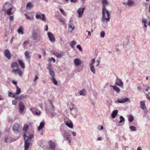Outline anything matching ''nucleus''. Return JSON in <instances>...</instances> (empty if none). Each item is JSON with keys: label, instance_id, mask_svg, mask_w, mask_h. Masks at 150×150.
Listing matches in <instances>:
<instances>
[{"label": "nucleus", "instance_id": "e433bc0d", "mask_svg": "<svg viewBox=\"0 0 150 150\" xmlns=\"http://www.w3.org/2000/svg\"><path fill=\"white\" fill-rule=\"evenodd\" d=\"M142 23L144 24V27L146 28L147 27L146 24L147 23V21L145 19H143L142 20Z\"/></svg>", "mask_w": 150, "mask_h": 150}, {"label": "nucleus", "instance_id": "412c9836", "mask_svg": "<svg viewBox=\"0 0 150 150\" xmlns=\"http://www.w3.org/2000/svg\"><path fill=\"white\" fill-rule=\"evenodd\" d=\"M145 103V101H142L140 102V108L143 110H145L146 108Z\"/></svg>", "mask_w": 150, "mask_h": 150}, {"label": "nucleus", "instance_id": "ddd939ff", "mask_svg": "<svg viewBox=\"0 0 150 150\" xmlns=\"http://www.w3.org/2000/svg\"><path fill=\"white\" fill-rule=\"evenodd\" d=\"M130 101V99L127 98H122L118 100H117L118 103H124L128 101Z\"/></svg>", "mask_w": 150, "mask_h": 150}, {"label": "nucleus", "instance_id": "0e129e2a", "mask_svg": "<svg viewBox=\"0 0 150 150\" xmlns=\"http://www.w3.org/2000/svg\"><path fill=\"white\" fill-rule=\"evenodd\" d=\"M76 108V106L75 105H73V107L72 108H71L70 107V109L71 111L73 110H75Z\"/></svg>", "mask_w": 150, "mask_h": 150}, {"label": "nucleus", "instance_id": "f704fd0d", "mask_svg": "<svg viewBox=\"0 0 150 150\" xmlns=\"http://www.w3.org/2000/svg\"><path fill=\"white\" fill-rule=\"evenodd\" d=\"M47 68L48 70L49 71L53 70L52 64L50 63L48 64Z\"/></svg>", "mask_w": 150, "mask_h": 150}, {"label": "nucleus", "instance_id": "393cba45", "mask_svg": "<svg viewBox=\"0 0 150 150\" xmlns=\"http://www.w3.org/2000/svg\"><path fill=\"white\" fill-rule=\"evenodd\" d=\"M90 67V70L91 71L93 74H95L96 73V70L93 65H89Z\"/></svg>", "mask_w": 150, "mask_h": 150}, {"label": "nucleus", "instance_id": "2eb2a0df", "mask_svg": "<svg viewBox=\"0 0 150 150\" xmlns=\"http://www.w3.org/2000/svg\"><path fill=\"white\" fill-rule=\"evenodd\" d=\"M27 97V95H24L23 94H21L20 96L15 97V99L18 100H23L26 99Z\"/></svg>", "mask_w": 150, "mask_h": 150}, {"label": "nucleus", "instance_id": "3c124183", "mask_svg": "<svg viewBox=\"0 0 150 150\" xmlns=\"http://www.w3.org/2000/svg\"><path fill=\"white\" fill-rule=\"evenodd\" d=\"M60 11L62 13V14L64 16H66V13L64 11V10L62 8H60L59 9Z\"/></svg>", "mask_w": 150, "mask_h": 150}, {"label": "nucleus", "instance_id": "864d4df0", "mask_svg": "<svg viewBox=\"0 0 150 150\" xmlns=\"http://www.w3.org/2000/svg\"><path fill=\"white\" fill-rule=\"evenodd\" d=\"M112 102L110 100H108L107 102V104L108 107H110L111 105Z\"/></svg>", "mask_w": 150, "mask_h": 150}, {"label": "nucleus", "instance_id": "f3484780", "mask_svg": "<svg viewBox=\"0 0 150 150\" xmlns=\"http://www.w3.org/2000/svg\"><path fill=\"white\" fill-rule=\"evenodd\" d=\"M74 65L77 66H79L81 64V60L77 58L74 59Z\"/></svg>", "mask_w": 150, "mask_h": 150}, {"label": "nucleus", "instance_id": "774afa93", "mask_svg": "<svg viewBox=\"0 0 150 150\" xmlns=\"http://www.w3.org/2000/svg\"><path fill=\"white\" fill-rule=\"evenodd\" d=\"M38 77L36 75H35V78L34 79H33V81H37V80L38 79Z\"/></svg>", "mask_w": 150, "mask_h": 150}, {"label": "nucleus", "instance_id": "ea45409f", "mask_svg": "<svg viewBox=\"0 0 150 150\" xmlns=\"http://www.w3.org/2000/svg\"><path fill=\"white\" fill-rule=\"evenodd\" d=\"M130 129L132 131L135 132L136 131L137 129L136 127L133 126H130L129 127Z\"/></svg>", "mask_w": 150, "mask_h": 150}, {"label": "nucleus", "instance_id": "e2e57ef3", "mask_svg": "<svg viewBox=\"0 0 150 150\" xmlns=\"http://www.w3.org/2000/svg\"><path fill=\"white\" fill-rule=\"evenodd\" d=\"M68 138V139H65L67 141H68V143L69 144H70L71 142V139H70V137H69Z\"/></svg>", "mask_w": 150, "mask_h": 150}, {"label": "nucleus", "instance_id": "58836bf2", "mask_svg": "<svg viewBox=\"0 0 150 150\" xmlns=\"http://www.w3.org/2000/svg\"><path fill=\"white\" fill-rule=\"evenodd\" d=\"M120 121L119 122V123H122V122H124L125 121V119L124 117L122 116H120L119 118Z\"/></svg>", "mask_w": 150, "mask_h": 150}, {"label": "nucleus", "instance_id": "a19ab883", "mask_svg": "<svg viewBox=\"0 0 150 150\" xmlns=\"http://www.w3.org/2000/svg\"><path fill=\"white\" fill-rule=\"evenodd\" d=\"M71 22V21H70L69 22L70 23L68 25V27L69 28H71L72 29V30L73 31L75 27L74 26H72V24L70 23Z\"/></svg>", "mask_w": 150, "mask_h": 150}, {"label": "nucleus", "instance_id": "39448f33", "mask_svg": "<svg viewBox=\"0 0 150 150\" xmlns=\"http://www.w3.org/2000/svg\"><path fill=\"white\" fill-rule=\"evenodd\" d=\"M21 128L18 123L15 124L13 126V130L15 133L19 132L21 131Z\"/></svg>", "mask_w": 150, "mask_h": 150}, {"label": "nucleus", "instance_id": "4be33fe9", "mask_svg": "<svg viewBox=\"0 0 150 150\" xmlns=\"http://www.w3.org/2000/svg\"><path fill=\"white\" fill-rule=\"evenodd\" d=\"M110 86L112 87L113 89L117 93H119L120 91V89L118 87L115 86L110 85Z\"/></svg>", "mask_w": 150, "mask_h": 150}, {"label": "nucleus", "instance_id": "9d476101", "mask_svg": "<svg viewBox=\"0 0 150 150\" xmlns=\"http://www.w3.org/2000/svg\"><path fill=\"white\" fill-rule=\"evenodd\" d=\"M19 106L20 113L21 114H22L25 108V105L23 103L20 102L19 103Z\"/></svg>", "mask_w": 150, "mask_h": 150}, {"label": "nucleus", "instance_id": "603ef678", "mask_svg": "<svg viewBox=\"0 0 150 150\" xmlns=\"http://www.w3.org/2000/svg\"><path fill=\"white\" fill-rule=\"evenodd\" d=\"M95 59H92L91 60V62L90 63L89 65H93V64L95 63Z\"/></svg>", "mask_w": 150, "mask_h": 150}, {"label": "nucleus", "instance_id": "052dcab7", "mask_svg": "<svg viewBox=\"0 0 150 150\" xmlns=\"http://www.w3.org/2000/svg\"><path fill=\"white\" fill-rule=\"evenodd\" d=\"M58 19H59V20L60 21L61 23H62L63 24H64L65 22H64V21L63 19H62L60 18H59Z\"/></svg>", "mask_w": 150, "mask_h": 150}, {"label": "nucleus", "instance_id": "4c0bfd02", "mask_svg": "<svg viewBox=\"0 0 150 150\" xmlns=\"http://www.w3.org/2000/svg\"><path fill=\"white\" fill-rule=\"evenodd\" d=\"M53 53L54 54L56 57L58 58H59L62 56V54L59 53L57 52Z\"/></svg>", "mask_w": 150, "mask_h": 150}, {"label": "nucleus", "instance_id": "7ed1b4c3", "mask_svg": "<svg viewBox=\"0 0 150 150\" xmlns=\"http://www.w3.org/2000/svg\"><path fill=\"white\" fill-rule=\"evenodd\" d=\"M32 38L34 40L39 41L41 39V35L39 30H34L32 33Z\"/></svg>", "mask_w": 150, "mask_h": 150}, {"label": "nucleus", "instance_id": "6e6552de", "mask_svg": "<svg viewBox=\"0 0 150 150\" xmlns=\"http://www.w3.org/2000/svg\"><path fill=\"white\" fill-rule=\"evenodd\" d=\"M35 17L37 19H41L44 21H46V18L44 14H36L35 16Z\"/></svg>", "mask_w": 150, "mask_h": 150}, {"label": "nucleus", "instance_id": "37998d69", "mask_svg": "<svg viewBox=\"0 0 150 150\" xmlns=\"http://www.w3.org/2000/svg\"><path fill=\"white\" fill-rule=\"evenodd\" d=\"M76 43L75 40H73L70 43V46L71 47L73 48H74V46L76 44Z\"/></svg>", "mask_w": 150, "mask_h": 150}, {"label": "nucleus", "instance_id": "c9c22d12", "mask_svg": "<svg viewBox=\"0 0 150 150\" xmlns=\"http://www.w3.org/2000/svg\"><path fill=\"white\" fill-rule=\"evenodd\" d=\"M134 117L132 115H129L128 117V120L129 122H131L134 120Z\"/></svg>", "mask_w": 150, "mask_h": 150}, {"label": "nucleus", "instance_id": "2f4dec72", "mask_svg": "<svg viewBox=\"0 0 150 150\" xmlns=\"http://www.w3.org/2000/svg\"><path fill=\"white\" fill-rule=\"evenodd\" d=\"M11 67L12 68H13L14 67L18 68L19 67V65L18 63L15 62H13L12 63Z\"/></svg>", "mask_w": 150, "mask_h": 150}, {"label": "nucleus", "instance_id": "c03bdc74", "mask_svg": "<svg viewBox=\"0 0 150 150\" xmlns=\"http://www.w3.org/2000/svg\"><path fill=\"white\" fill-rule=\"evenodd\" d=\"M51 80L54 85H57V82L55 79V77L51 78Z\"/></svg>", "mask_w": 150, "mask_h": 150}, {"label": "nucleus", "instance_id": "cd10ccee", "mask_svg": "<svg viewBox=\"0 0 150 150\" xmlns=\"http://www.w3.org/2000/svg\"><path fill=\"white\" fill-rule=\"evenodd\" d=\"M45 125V123L43 122H41L40 125L38 127V129L39 130H41L43 128Z\"/></svg>", "mask_w": 150, "mask_h": 150}, {"label": "nucleus", "instance_id": "f257e3e1", "mask_svg": "<svg viewBox=\"0 0 150 150\" xmlns=\"http://www.w3.org/2000/svg\"><path fill=\"white\" fill-rule=\"evenodd\" d=\"M102 3L103 4L102 8V21L103 23H107L110 20V13L108 11L106 8L105 5L108 4L107 0H103Z\"/></svg>", "mask_w": 150, "mask_h": 150}, {"label": "nucleus", "instance_id": "c85d7f7f", "mask_svg": "<svg viewBox=\"0 0 150 150\" xmlns=\"http://www.w3.org/2000/svg\"><path fill=\"white\" fill-rule=\"evenodd\" d=\"M49 71V74L51 76V78L55 77V73L53 70L50 71Z\"/></svg>", "mask_w": 150, "mask_h": 150}, {"label": "nucleus", "instance_id": "aec40b11", "mask_svg": "<svg viewBox=\"0 0 150 150\" xmlns=\"http://www.w3.org/2000/svg\"><path fill=\"white\" fill-rule=\"evenodd\" d=\"M130 46V43L129 42V40L128 39L126 40L125 42L123 45V47L125 48H129Z\"/></svg>", "mask_w": 150, "mask_h": 150}, {"label": "nucleus", "instance_id": "a878e982", "mask_svg": "<svg viewBox=\"0 0 150 150\" xmlns=\"http://www.w3.org/2000/svg\"><path fill=\"white\" fill-rule=\"evenodd\" d=\"M12 9V8L11 7L7 9L6 11V13L8 16L11 15L13 14V13L11 11Z\"/></svg>", "mask_w": 150, "mask_h": 150}, {"label": "nucleus", "instance_id": "bf43d9fd", "mask_svg": "<svg viewBox=\"0 0 150 150\" xmlns=\"http://www.w3.org/2000/svg\"><path fill=\"white\" fill-rule=\"evenodd\" d=\"M53 111L52 112L51 111H50V112H48L51 114V117H54V115L55 114L54 113H53Z\"/></svg>", "mask_w": 150, "mask_h": 150}, {"label": "nucleus", "instance_id": "bb28decb", "mask_svg": "<svg viewBox=\"0 0 150 150\" xmlns=\"http://www.w3.org/2000/svg\"><path fill=\"white\" fill-rule=\"evenodd\" d=\"M134 2L133 0H128L127 2V4L129 6H132L134 4Z\"/></svg>", "mask_w": 150, "mask_h": 150}, {"label": "nucleus", "instance_id": "7c9ffc66", "mask_svg": "<svg viewBox=\"0 0 150 150\" xmlns=\"http://www.w3.org/2000/svg\"><path fill=\"white\" fill-rule=\"evenodd\" d=\"M23 27L21 26L18 30L17 31L19 33H21L22 35L24 34V32L23 31Z\"/></svg>", "mask_w": 150, "mask_h": 150}, {"label": "nucleus", "instance_id": "69168bd1", "mask_svg": "<svg viewBox=\"0 0 150 150\" xmlns=\"http://www.w3.org/2000/svg\"><path fill=\"white\" fill-rule=\"evenodd\" d=\"M146 98L150 101V96L148 94L146 95Z\"/></svg>", "mask_w": 150, "mask_h": 150}, {"label": "nucleus", "instance_id": "de8ad7c7", "mask_svg": "<svg viewBox=\"0 0 150 150\" xmlns=\"http://www.w3.org/2000/svg\"><path fill=\"white\" fill-rule=\"evenodd\" d=\"M105 36V33L104 31H102L100 33V36L102 38H103Z\"/></svg>", "mask_w": 150, "mask_h": 150}, {"label": "nucleus", "instance_id": "a211bd4d", "mask_svg": "<svg viewBox=\"0 0 150 150\" xmlns=\"http://www.w3.org/2000/svg\"><path fill=\"white\" fill-rule=\"evenodd\" d=\"M49 102L50 105V108L49 110H48V112H50V111H53L54 109V107L53 105L52 101L51 100H49Z\"/></svg>", "mask_w": 150, "mask_h": 150}, {"label": "nucleus", "instance_id": "4468645a", "mask_svg": "<svg viewBox=\"0 0 150 150\" xmlns=\"http://www.w3.org/2000/svg\"><path fill=\"white\" fill-rule=\"evenodd\" d=\"M4 54L5 57L8 59H10L11 55L9 51L8 50H5Z\"/></svg>", "mask_w": 150, "mask_h": 150}, {"label": "nucleus", "instance_id": "9b49d317", "mask_svg": "<svg viewBox=\"0 0 150 150\" xmlns=\"http://www.w3.org/2000/svg\"><path fill=\"white\" fill-rule=\"evenodd\" d=\"M30 110L33 114H35L37 115H40L41 113V112L37 108H32L30 109Z\"/></svg>", "mask_w": 150, "mask_h": 150}, {"label": "nucleus", "instance_id": "5fc2aeb1", "mask_svg": "<svg viewBox=\"0 0 150 150\" xmlns=\"http://www.w3.org/2000/svg\"><path fill=\"white\" fill-rule=\"evenodd\" d=\"M98 129L99 130H102L103 129V127L102 126L99 125L98 126Z\"/></svg>", "mask_w": 150, "mask_h": 150}, {"label": "nucleus", "instance_id": "20e7f679", "mask_svg": "<svg viewBox=\"0 0 150 150\" xmlns=\"http://www.w3.org/2000/svg\"><path fill=\"white\" fill-rule=\"evenodd\" d=\"M60 131L64 139H67L68 138L70 137L71 134L68 131L63 130L62 129H60Z\"/></svg>", "mask_w": 150, "mask_h": 150}, {"label": "nucleus", "instance_id": "680f3d73", "mask_svg": "<svg viewBox=\"0 0 150 150\" xmlns=\"http://www.w3.org/2000/svg\"><path fill=\"white\" fill-rule=\"evenodd\" d=\"M49 60L50 61L52 60L53 63H54L55 61V59L53 57H52L51 59L49 58Z\"/></svg>", "mask_w": 150, "mask_h": 150}, {"label": "nucleus", "instance_id": "c756f323", "mask_svg": "<svg viewBox=\"0 0 150 150\" xmlns=\"http://www.w3.org/2000/svg\"><path fill=\"white\" fill-rule=\"evenodd\" d=\"M79 93L80 95L85 96L86 94V92L85 90L83 89L79 91Z\"/></svg>", "mask_w": 150, "mask_h": 150}, {"label": "nucleus", "instance_id": "423d86ee", "mask_svg": "<svg viewBox=\"0 0 150 150\" xmlns=\"http://www.w3.org/2000/svg\"><path fill=\"white\" fill-rule=\"evenodd\" d=\"M47 35L50 41L52 43L54 42L55 41V38L54 35L51 32H48Z\"/></svg>", "mask_w": 150, "mask_h": 150}, {"label": "nucleus", "instance_id": "0eeeda50", "mask_svg": "<svg viewBox=\"0 0 150 150\" xmlns=\"http://www.w3.org/2000/svg\"><path fill=\"white\" fill-rule=\"evenodd\" d=\"M115 85L120 87H122L123 86V83L121 79L117 78L115 80Z\"/></svg>", "mask_w": 150, "mask_h": 150}, {"label": "nucleus", "instance_id": "6e6d98bb", "mask_svg": "<svg viewBox=\"0 0 150 150\" xmlns=\"http://www.w3.org/2000/svg\"><path fill=\"white\" fill-rule=\"evenodd\" d=\"M76 47L77 48H78L79 50H80V51H81L82 50V48L81 47V46L80 45H77L76 46Z\"/></svg>", "mask_w": 150, "mask_h": 150}, {"label": "nucleus", "instance_id": "f03ea898", "mask_svg": "<svg viewBox=\"0 0 150 150\" xmlns=\"http://www.w3.org/2000/svg\"><path fill=\"white\" fill-rule=\"evenodd\" d=\"M33 135L32 134H30L28 137L26 134H24V138L25 140V150H28L31 141V139L33 137Z\"/></svg>", "mask_w": 150, "mask_h": 150}, {"label": "nucleus", "instance_id": "79ce46f5", "mask_svg": "<svg viewBox=\"0 0 150 150\" xmlns=\"http://www.w3.org/2000/svg\"><path fill=\"white\" fill-rule=\"evenodd\" d=\"M15 94H14L13 93H12L11 92H9L8 93V96L9 97H14L15 98L16 97L15 95Z\"/></svg>", "mask_w": 150, "mask_h": 150}, {"label": "nucleus", "instance_id": "49530a36", "mask_svg": "<svg viewBox=\"0 0 150 150\" xmlns=\"http://www.w3.org/2000/svg\"><path fill=\"white\" fill-rule=\"evenodd\" d=\"M29 43V41L28 40H26L25 41L23 44V45L24 47H26L28 44Z\"/></svg>", "mask_w": 150, "mask_h": 150}, {"label": "nucleus", "instance_id": "338daca9", "mask_svg": "<svg viewBox=\"0 0 150 150\" xmlns=\"http://www.w3.org/2000/svg\"><path fill=\"white\" fill-rule=\"evenodd\" d=\"M146 98L150 101V96L148 94L146 95Z\"/></svg>", "mask_w": 150, "mask_h": 150}, {"label": "nucleus", "instance_id": "4d7b16f0", "mask_svg": "<svg viewBox=\"0 0 150 150\" xmlns=\"http://www.w3.org/2000/svg\"><path fill=\"white\" fill-rule=\"evenodd\" d=\"M9 19L10 21H12L14 19V17L13 16H9Z\"/></svg>", "mask_w": 150, "mask_h": 150}, {"label": "nucleus", "instance_id": "6ab92c4d", "mask_svg": "<svg viewBox=\"0 0 150 150\" xmlns=\"http://www.w3.org/2000/svg\"><path fill=\"white\" fill-rule=\"evenodd\" d=\"M12 72L14 73L15 74H18L19 76H21L22 75L21 71L19 69V68H17L16 69H13L12 71Z\"/></svg>", "mask_w": 150, "mask_h": 150}, {"label": "nucleus", "instance_id": "13d9d810", "mask_svg": "<svg viewBox=\"0 0 150 150\" xmlns=\"http://www.w3.org/2000/svg\"><path fill=\"white\" fill-rule=\"evenodd\" d=\"M17 100L16 99L15 100H13L12 101V104L14 105H16L17 103Z\"/></svg>", "mask_w": 150, "mask_h": 150}, {"label": "nucleus", "instance_id": "b1692460", "mask_svg": "<svg viewBox=\"0 0 150 150\" xmlns=\"http://www.w3.org/2000/svg\"><path fill=\"white\" fill-rule=\"evenodd\" d=\"M24 55L26 59H30V56L29 52L28 51H26L25 52Z\"/></svg>", "mask_w": 150, "mask_h": 150}, {"label": "nucleus", "instance_id": "5701e85b", "mask_svg": "<svg viewBox=\"0 0 150 150\" xmlns=\"http://www.w3.org/2000/svg\"><path fill=\"white\" fill-rule=\"evenodd\" d=\"M118 112V111L117 110H116L113 111L111 115V116L113 118H115L116 116L117 115Z\"/></svg>", "mask_w": 150, "mask_h": 150}, {"label": "nucleus", "instance_id": "09e8293b", "mask_svg": "<svg viewBox=\"0 0 150 150\" xmlns=\"http://www.w3.org/2000/svg\"><path fill=\"white\" fill-rule=\"evenodd\" d=\"M25 16L26 17L27 19L29 20H32L33 19V18H31L29 16H28L27 14H25Z\"/></svg>", "mask_w": 150, "mask_h": 150}, {"label": "nucleus", "instance_id": "8fccbe9b", "mask_svg": "<svg viewBox=\"0 0 150 150\" xmlns=\"http://www.w3.org/2000/svg\"><path fill=\"white\" fill-rule=\"evenodd\" d=\"M26 6L27 8H30L33 6L32 4L31 3H28L26 5Z\"/></svg>", "mask_w": 150, "mask_h": 150}, {"label": "nucleus", "instance_id": "a18cd8bd", "mask_svg": "<svg viewBox=\"0 0 150 150\" xmlns=\"http://www.w3.org/2000/svg\"><path fill=\"white\" fill-rule=\"evenodd\" d=\"M29 125H24L23 130L24 131H27Z\"/></svg>", "mask_w": 150, "mask_h": 150}, {"label": "nucleus", "instance_id": "473e14b6", "mask_svg": "<svg viewBox=\"0 0 150 150\" xmlns=\"http://www.w3.org/2000/svg\"><path fill=\"white\" fill-rule=\"evenodd\" d=\"M16 91L15 93V94L16 95H18L21 93V89L19 88L18 86H17L16 87Z\"/></svg>", "mask_w": 150, "mask_h": 150}, {"label": "nucleus", "instance_id": "1a4fd4ad", "mask_svg": "<svg viewBox=\"0 0 150 150\" xmlns=\"http://www.w3.org/2000/svg\"><path fill=\"white\" fill-rule=\"evenodd\" d=\"M85 9V7H83L79 8L78 9L77 11V13L78 14V17L81 18L82 17Z\"/></svg>", "mask_w": 150, "mask_h": 150}, {"label": "nucleus", "instance_id": "f8f14e48", "mask_svg": "<svg viewBox=\"0 0 150 150\" xmlns=\"http://www.w3.org/2000/svg\"><path fill=\"white\" fill-rule=\"evenodd\" d=\"M50 150H56L55 144L54 142L50 141L49 142Z\"/></svg>", "mask_w": 150, "mask_h": 150}, {"label": "nucleus", "instance_id": "72a5a7b5", "mask_svg": "<svg viewBox=\"0 0 150 150\" xmlns=\"http://www.w3.org/2000/svg\"><path fill=\"white\" fill-rule=\"evenodd\" d=\"M18 62L19 64L21 66L22 68H24L25 67V66L24 63L21 60H18Z\"/></svg>", "mask_w": 150, "mask_h": 150}, {"label": "nucleus", "instance_id": "dca6fc26", "mask_svg": "<svg viewBox=\"0 0 150 150\" xmlns=\"http://www.w3.org/2000/svg\"><path fill=\"white\" fill-rule=\"evenodd\" d=\"M65 124L69 127L71 128H73V125L72 122L70 120L65 121Z\"/></svg>", "mask_w": 150, "mask_h": 150}]
</instances>
